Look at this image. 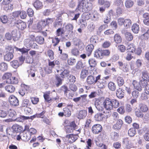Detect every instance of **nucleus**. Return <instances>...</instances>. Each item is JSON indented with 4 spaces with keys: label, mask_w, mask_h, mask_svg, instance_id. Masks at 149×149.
Here are the masks:
<instances>
[{
    "label": "nucleus",
    "mask_w": 149,
    "mask_h": 149,
    "mask_svg": "<svg viewBox=\"0 0 149 149\" xmlns=\"http://www.w3.org/2000/svg\"><path fill=\"white\" fill-rule=\"evenodd\" d=\"M77 8L80 12L85 13L82 16L84 17L86 20L89 19L90 14L88 13V12L92 8L91 3H89L86 0H79Z\"/></svg>",
    "instance_id": "f257e3e1"
},
{
    "label": "nucleus",
    "mask_w": 149,
    "mask_h": 149,
    "mask_svg": "<svg viewBox=\"0 0 149 149\" xmlns=\"http://www.w3.org/2000/svg\"><path fill=\"white\" fill-rule=\"evenodd\" d=\"M53 19L48 18L44 20H42L39 21L38 24L37 28L39 30H41L45 26L51 24L53 22Z\"/></svg>",
    "instance_id": "f03ea898"
},
{
    "label": "nucleus",
    "mask_w": 149,
    "mask_h": 149,
    "mask_svg": "<svg viewBox=\"0 0 149 149\" xmlns=\"http://www.w3.org/2000/svg\"><path fill=\"white\" fill-rule=\"evenodd\" d=\"M24 45L27 48H31L34 49H38V45L34 42L33 40L30 39H25L24 41Z\"/></svg>",
    "instance_id": "7ed1b4c3"
},
{
    "label": "nucleus",
    "mask_w": 149,
    "mask_h": 149,
    "mask_svg": "<svg viewBox=\"0 0 149 149\" xmlns=\"http://www.w3.org/2000/svg\"><path fill=\"white\" fill-rule=\"evenodd\" d=\"M101 77L100 75H98L96 77L95 84L99 88H103L105 87L107 84V81L103 78H101Z\"/></svg>",
    "instance_id": "20e7f679"
},
{
    "label": "nucleus",
    "mask_w": 149,
    "mask_h": 149,
    "mask_svg": "<svg viewBox=\"0 0 149 149\" xmlns=\"http://www.w3.org/2000/svg\"><path fill=\"white\" fill-rule=\"evenodd\" d=\"M103 105L106 110L110 111L112 109L111 100L109 98H107L103 102Z\"/></svg>",
    "instance_id": "39448f33"
},
{
    "label": "nucleus",
    "mask_w": 149,
    "mask_h": 149,
    "mask_svg": "<svg viewBox=\"0 0 149 149\" xmlns=\"http://www.w3.org/2000/svg\"><path fill=\"white\" fill-rule=\"evenodd\" d=\"M9 102L11 105L14 107L18 106L19 104V100L17 98L13 95H11L9 97Z\"/></svg>",
    "instance_id": "423d86ee"
},
{
    "label": "nucleus",
    "mask_w": 149,
    "mask_h": 149,
    "mask_svg": "<svg viewBox=\"0 0 149 149\" xmlns=\"http://www.w3.org/2000/svg\"><path fill=\"white\" fill-rule=\"evenodd\" d=\"M15 25L19 29L21 30H24L26 26V23L20 20L17 21L16 22Z\"/></svg>",
    "instance_id": "0eeeda50"
},
{
    "label": "nucleus",
    "mask_w": 149,
    "mask_h": 149,
    "mask_svg": "<svg viewBox=\"0 0 149 149\" xmlns=\"http://www.w3.org/2000/svg\"><path fill=\"white\" fill-rule=\"evenodd\" d=\"M102 130V126L99 124H96L94 125L92 127V130L95 134H97L100 132Z\"/></svg>",
    "instance_id": "6e6552de"
},
{
    "label": "nucleus",
    "mask_w": 149,
    "mask_h": 149,
    "mask_svg": "<svg viewBox=\"0 0 149 149\" xmlns=\"http://www.w3.org/2000/svg\"><path fill=\"white\" fill-rule=\"evenodd\" d=\"M118 64L119 68L124 72H127L129 71V66L127 64H124L122 62L119 61L118 62Z\"/></svg>",
    "instance_id": "1a4fd4ad"
},
{
    "label": "nucleus",
    "mask_w": 149,
    "mask_h": 149,
    "mask_svg": "<svg viewBox=\"0 0 149 149\" xmlns=\"http://www.w3.org/2000/svg\"><path fill=\"white\" fill-rule=\"evenodd\" d=\"M65 137L68 139V141L70 143H72L74 141L77 139V136L75 134H69L67 135Z\"/></svg>",
    "instance_id": "9d476101"
},
{
    "label": "nucleus",
    "mask_w": 149,
    "mask_h": 149,
    "mask_svg": "<svg viewBox=\"0 0 149 149\" xmlns=\"http://www.w3.org/2000/svg\"><path fill=\"white\" fill-rule=\"evenodd\" d=\"M12 35L13 40L15 41L18 40L20 37L19 32L16 30L12 31Z\"/></svg>",
    "instance_id": "9b49d317"
},
{
    "label": "nucleus",
    "mask_w": 149,
    "mask_h": 149,
    "mask_svg": "<svg viewBox=\"0 0 149 149\" xmlns=\"http://www.w3.org/2000/svg\"><path fill=\"white\" fill-rule=\"evenodd\" d=\"M22 140L27 142L31 138V135L29 134L27 131H24L22 134Z\"/></svg>",
    "instance_id": "f8f14e48"
},
{
    "label": "nucleus",
    "mask_w": 149,
    "mask_h": 149,
    "mask_svg": "<svg viewBox=\"0 0 149 149\" xmlns=\"http://www.w3.org/2000/svg\"><path fill=\"white\" fill-rule=\"evenodd\" d=\"M96 77H94L90 75L88 76L86 79V82L88 84L92 85L96 83Z\"/></svg>",
    "instance_id": "ddd939ff"
},
{
    "label": "nucleus",
    "mask_w": 149,
    "mask_h": 149,
    "mask_svg": "<svg viewBox=\"0 0 149 149\" xmlns=\"http://www.w3.org/2000/svg\"><path fill=\"white\" fill-rule=\"evenodd\" d=\"M94 56L97 58L100 59H102L103 57L102 53V49H99L96 50L94 52Z\"/></svg>",
    "instance_id": "4468645a"
},
{
    "label": "nucleus",
    "mask_w": 149,
    "mask_h": 149,
    "mask_svg": "<svg viewBox=\"0 0 149 149\" xmlns=\"http://www.w3.org/2000/svg\"><path fill=\"white\" fill-rule=\"evenodd\" d=\"M13 53L12 52H8V51H7L6 54L4 56V60L9 61L12 59L13 57Z\"/></svg>",
    "instance_id": "2eb2a0df"
},
{
    "label": "nucleus",
    "mask_w": 149,
    "mask_h": 149,
    "mask_svg": "<svg viewBox=\"0 0 149 149\" xmlns=\"http://www.w3.org/2000/svg\"><path fill=\"white\" fill-rule=\"evenodd\" d=\"M33 5L36 10L41 9L43 7L42 2L39 0H36L34 2Z\"/></svg>",
    "instance_id": "dca6fc26"
},
{
    "label": "nucleus",
    "mask_w": 149,
    "mask_h": 149,
    "mask_svg": "<svg viewBox=\"0 0 149 149\" xmlns=\"http://www.w3.org/2000/svg\"><path fill=\"white\" fill-rule=\"evenodd\" d=\"M94 48V46L93 44L88 45L86 47V53L88 56H89L91 54Z\"/></svg>",
    "instance_id": "f3484780"
},
{
    "label": "nucleus",
    "mask_w": 149,
    "mask_h": 149,
    "mask_svg": "<svg viewBox=\"0 0 149 149\" xmlns=\"http://www.w3.org/2000/svg\"><path fill=\"white\" fill-rule=\"evenodd\" d=\"M143 23L147 26L149 25V14L147 13H144L143 15Z\"/></svg>",
    "instance_id": "a211bd4d"
},
{
    "label": "nucleus",
    "mask_w": 149,
    "mask_h": 149,
    "mask_svg": "<svg viewBox=\"0 0 149 149\" xmlns=\"http://www.w3.org/2000/svg\"><path fill=\"white\" fill-rule=\"evenodd\" d=\"M79 25L80 28L84 29L85 28L87 25V22L86 20L84 19H79L78 21Z\"/></svg>",
    "instance_id": "6ab92c4d"
},
{
    "label": "nucleus",
    "mask_w": 149,
    "mask_h": 149,
    "mask_svg": "<svg viewBox=\"0 0 149 149\" xmlns=\"http://www.w3.org/2000/svg\"><path fill=\"white\" fill-rule=\"evenodd\" d=\"M132 84L134 88L136 89L139 91H142V89L140 85V82L139 83L136 80H134L133 81Z\"/></svg>",
    "instance_id": "aec40b11"
},
{
    "label": "nucleus",
    "mask_w": 149,
    "mask_h": 149,
    "mask_svg": "<svg viewBox=\"0 0 149 149\" xmlns=\"http://www.w3.org/2000/svg\"><path fill=\"white\" fill-rule=\"evenodd\" d=\"M123 122L122 120L120 119H118L116 124L114 125L113 126V128L116 130L120 129L122 125Z\"/></svg>",
    "instance_id": "412c9836"
},
{
    "label": "nucleus",
    "mask_w": 149,
    "mask_h": 149,
    "mask_svg": "<svg viewBox=\"0 0 149 149\" xmlns=\"http://www.w3.org/2000/svg\"><path fill=\"white\" fill-rule=\"evenodd\" d=\"M12 74L10 72H6L5 73L2 77L3 80H6L7 83L8 84V80L10 79Z\"/></svg>",
    "instance_id": "4be33fe9"
},
{
    "label": "nucleus",
    "mask_w": 149,
    "mask_h": 149,
    "mask_svg": "<svg viewBox=\"0 0 149 149\" xmlns=\"http://www.w3.org/2000/svg\"><path fill=\"white\" fill-rule=\"evenodd\" d=\"M139 107L140 111L143 112H146L148 109L147 106L145 104L140 103L139 104Z\"/></svg>",
    "instance_id": "5701e85b"
},
{
    "label": "nucleus",
    "mask_w": 149,
    "mask_h": 149,
    "mask_svg": "<svg viewBox=\"0 0 149 149\" xmlns=\"http://www.w3.org/2000/svg\"><path fill=\"white\" fill-rule=\"evenodd\" d=\"M87 111L85 110H81L79 112L78 115V118L80 119L84 118L87 115Z\"/></svg>",
    "instance_id": "b1692460"
},
{
    "label": "nucleus",
    "mask_w": 149,
    "mask_h": 149,
    "mask_svg": "<svg viewBox=\"0 0 149 149\" xmlns=\"http://www.w3.org/2000/svg\"><path fill=\"white\" fill-rule=\"evenodd\" d=\"M73 44L76 46H79L81 45L83 43L82 41L79 38H74L73 39Z\"/></svg>",
    "instance_id": "393cba45"
},
{
    "label": "nucleus",
    "mask_w": 149,
    "mask_h": 149,
    "mask_svg": "<svg viewBox=\"0 0 149 149\" xmlns=\"http://www.w3.org/2000/svg\"><path fill=\"white\" fill-rule=\"evenodd\" d=\"M109 89L111 91H114L116 89V86L115 84L113 82L110 81L108 84Z\"/></svg>",
    "instance_id": "a878e982"
},
{
    "label": "nucleus",
    "mask_w": 149,
    "mask_h": 149,
    "mask_svg": "<svg viewBox=\"0 0 149 149\" xmlns=\"http://www.w3.org/2000/svg\"><path fill=\"white\" fill-rule=\"evenodd\" d=\"M132 30L134 33H138L139 31V25L136 23L134 24L132 26Z\"/></svg>",
    "instance_id": "bb28decb"
},
{
    "label": "nucleus",
    "mask_w": 149,
    "mask_h": 149,
    "mask_svg": "<svg viewBox=\"0 0 149 149\" xmlns=\"http://www.w3.org/2000/svg\"><path fill=\"white\" fill-rule=\"evenodd\" d=\"M5 89L8 92L12 93L15 91V87L11 85H8L6 86L5 87Z\"/></svg>",
    "instance_id": "cd10ccee"
},
{
    "label": "nucleus",
    "mask_w": 149,
    "mask_h": 149,
    "mask_svg": "<svg viewBox=\"0 0 149 149\" xmlns=\"http://www.w3.org/2000/svg\"><path fill=\"white\" fill-rule=\"evenodd\" d=\"M35 41L39 44L42 45L44 43V39L41 36H38L35 38Z\"/></svg>",
    "instance_id": "c85d7f7f"
},
{
    "label": "nucleus",
    "mask_w": 149,
    "mask_h": 149,
    "mask_svg": "<svg viewBox=\"0 0 149 149\" xmlns=\"http://www.w3.org/2000/svg\"><path fill=\"white\" fill-rule=\"evenodd\" d=\"M8 64L2 62L0 63V70L1 71L4 72L8 69Z\"/></svg>",
    "instance_id": "c756f323"
},
{
    "label": "nucleus",
    "mask_w": 149,
    "mask_h": 149,
    "mask_svg": "<svg viewBox=\"0 0 149 149\" xmlns=\"http://www.w3.org/2000/svg\"><path fill=\"white\" fill-rule=\"evenodd\" d=\"M88 63L90 66L91 67L94 68L97 65V61L94 58H91L88 60Z\"/></svg>",
    "instance_id": "7c9ffc66"
},
{
    "label": "nucleus",
    "mask_w": 149,
    "mask_h": 149,
    "mask_svg": "<svg viewBox=\"0 0 149 149\" xmlns=\"http://www.w3.org/2000/svg\"><path fill=\"white\" fill-rule=\"evenodd\" d=\"M94 118L96 121H101L103 118V114L102 113H97L95 115Z\"/></svg>",
    "instance_id": "2f4dec72"
},
{
    "label": "nucleus",
    "mask_w": 149,
    "mask_h": 149,
    "mask_svg": "<svg viewBox=\"0 0 149 149\" xmlns=\"http://www.w3.org/2000/svg\"><path fill=\"white\" fill-rule=\"evenodd\" d=\"M114 40L115 42L117 44L119 43L122 41L121 37L118 34H116L114 35Z\"/></svg>",
    "instance_id": "473e14b6"
},
{
    "label": "nucleus",
    "mask_w": 149,
    "mask_h": 149,
    "mask_svg": "<svg viewBox=\"0 0 149 149\" xmlns=\"http://www.w3.org/2000/svg\"><path fill=\"white\" fill-rule=\"evenodd\" d=\"M116 95L120 99L123 98L124 96V94L123 93L121 89L120 88L118 89L116 92Z\"/></svg>",
    "instance_id": "72a5a7b5"
},
{
    "label": "nucleus",
    "mask_w": 149,
    "mask_h": 149,
    "mask_svg": "<svg viewBox=\"0 0 149 149\" xmlns=\"http://www.w3.org/2000/svg\"><path fill=\"white\" fill-rule=\"evenodd\" d=\"M132 24V21L130 19H125L124 25L126 28H129Z\"/></svg>",
    "instance_id": "f704fd0d"
},
{
    "label": "nucleus",
    "mask_w": 149,
    "mask_h": 149,
    "mask_svg": "<svg viewBox=\"0 0 149 149\" xmlns=\"http://www.w3.org/2000/svg\"><path fill=\"white\" fill-rule=\"evenodd\" d=\"M127 49H129V52H131L132 53H133L135 52L136 50L135 45L133 43L130 44L128 45L127 47Z\"/></svg>",
    "instance_id": "c9c22d12"
},
{
    "label": "nucleus",
    "mask_w": 149,
    "mask_h": 149,
    "mask_svg": "<svg viewBox=\"0 0 149 149\" xmlns=\"http://www.w3.org/2000/svg\"><path fill=\"white\" fill-rule=\"evenodd\" d=\"M111 102L112 108H117L119 107L120 103L116 99H112L111 100Z\"/></svg>",
    "instance_id": "e433bc0d"
},
{
    "label": "nucleus",
    "mask_w": 149,
    "mask_h": 149,
    "mask_svg": "<svg viewBox=\"0 0 149 149\" xmlns=\"http://www.w3.org/2000/svg\"><path fill=\"white\" fill-rule=\"evenodd\" d=\"M128 135L130 137H132L134 136L136 134V131L135 128H132L128 130Z\"/></svg>",
    "instance_id": "4c0bfd02"
},
{
    "label": "nucleus",
    "mask_w": 149,
    "mask_h": 149,
    "mask_svg": "<svg viewBox=\"0 0 149 149\" xmlns=\"http://www.w3.org/2000/svg\"><path fill=\"white\" fill-rule=\"evenodd\" d=\"M142 79L149 81V73L147 71L143 72H142Z\"/></svg>",
    "instance_id": "58836bf2"
},
{
    "label": "nucleus",
    "mask_w": 149,
    "mask_h": 149,
    "mask_svg": "<svg viewBox=\"0 0 149 149\" xmlns=\"http://www.w3.org/2000/svg\"><path fill=\"white\" fill-rule=\"evenodd\" d=\"M74 28L72 24L68 23V24L65 26L66 29L69 32V33H73V30Z\"/></svg>",
    "instance_id": "ea45409f"
},
{
    "label": "nucleus",
    "mask_w": 149,
    "mask_h": 149,
    "mask_svg": "<svg viewBox=\"0 0 149 149\" xmlns=\"http://www.w3.org/2000/svg\"><path fill=\"white\" fill-rule=\"evenodd\" d=\"M18 79L15 77H12L10 80H8V84H16L18 83Z\"/></svg>",
    "instance_id": "a19ab883"
},
{
    "label": "nucleus",
    "mask_w": 149,
    "mask_h": 149,
    "mask_svg": "<svg viewBox=\"0 0 149 149\" xmlns=\"http://www.w3.org/2000/svg\"><path fill=\"white\" fill-rule=\"evenodd\" d=\"M95 105L97 109L100 111H103L104 108L102 105L98 103L96 101L95 103Z\"/></svg>",
    "instance_id": "79ce46f5"
},
{
    "label": "nucleus",
    "mask_w": 149,
    "mask_h": 149,
    "mask_svg": "<svg viewBox=\"0 0 149 149\" xmlns=\"http://www.w3.org/2000/svg\"><path fill=\"white\" fill-rule=\"evenodd\" d=\"M117 83L119 86H123L124 83V81L123 79L120 77H118L117 78Z\"/></svg>",
    "instance_id": "37998d69"
},
{
    "label": "nucleus",
    "mask_w": 149,
    "mask_h": 149,
    "mask_svg": "<svg viewBox=\"0 0 149 149\" xmlns=\"http://www.w3.org/2000/svg\"><path fill=\"white\" fill-rule=\"evenodd\" d=\"M68 79L72 84H74L76 81V77L75 76L71 75H69L68 77Z\"/></svg>",
    "instance_id": "c03bdc74"
},
{
    "label": "nucleus",
    "mask_w": 149,
    "mask_h": 149,
    "mask_svg": "<svg viewBox=\"0 0 149 149\" xmlns=\"http://www.w3.org/2000/svg\"><path fill=\"white\" fill-rule=\"evenodd\" d=\"M111 139L114 141H116L118 140L119 135L116 132H112L111 133Z\"/></svg>",
    "instance_id": "a18cd8bd"
},
{
    "label": "nucleus",
    "mask_w": 149,
    "mask_h": 149,
    "mask_svg": "<svg viewBox=\"0 0 149 149\" xmlns=\"http://www.w3.org/2000/svg\"><path fill=\"white\" fill-rule=\"evenodd\" d=\"M88 71L85 69L81 70L80 74V77L81 79H84L88 74Z\"/></svg>",
    "instance_id": "49530a36"
},
{
    "label": "nucleus",
    "mask_w": 149,
    "mask_h": 149,
    "mask_svg": "<svg viewBox=\"0 0 149 149\" xmlns=\"http://www.w3.org/2000/svg\"><path fill=\"white\" fill-rule=\"evenodd\" d=\"M60 72L59 73H60V75H61V77L62 79L64 78L66 75L69 74L70 73V71L67 70H65L63 71L61 70Z\"/></svg>",
    "instance_id": "de8ad7c7"
},
{
    "label": "nucleus",
    "mask_w": 149,
    "mask_h": 149,
    "mask_svg": "<svg viewBox=\"0 0 149 149\" xmlns=\"http://www.w3.org/2000/svg\"><path fill=\"white\" fill-rule=\"evenodd\" d=\"M126 39L128 41H131L133 38V36L132 34L130 32H126L125 34Z\"/></svg>",
    "instance_id": "09e8293b"
},
{
    "label": "nucleus",
    "mask_w": 149,
    "mask_h": 149,
    "mask_svg": "<svg viewBox=\"0 0 149 149\" xmlns=\"http://www.w3.org/2000/svg\"><path fill=\"white\" fill-rule=\"evenodd\" d=\"M123 143L126 148H127L130 145V140L128 138H126L123 139Z\"/></svg>",
    "instance_id": "8fccbe9b"
},
{
    "label": "nucleus",
    "mask_w": 149,
    "mask_h": 149,
    "mask_svg": "<svg viewBox=\"0 0 149 149\" xmlns=\"http://www.w3.org/2000/svg\"><path fill=\"white\" fill-rule=\"evenodd\" d=\"M64 115L66 117L70 116L71 114V112L70 109L67 107L63 109Z\"/></svg>",
    "instance_id": "3c124183"
},
{
    "label": "nucleus",
    "mask_w": 149,
    "mask_h": 149,
    "mask_svg": "<svg viewBox=\"0 0 149 149\" xmlns=\"http://www.w3.org/2000/svg\"><path fill=\"white\" fill-rule=\"evenodd\" d=\"M10 64L11 65L15 68H17L19 65V63L17 60H13L10 62Z\"/></svg>",
    "instance_id": "603ef678"
},
{
    "label": "nucleus",
    "mask_w": 149,
    "mask_h": 149,
    "mask_svg": "<svg viewBox=\"0 0 149 149\" xmlns=\"http://www.w3.org/2000/svg\"><path fill=\"white\" fill-rule=\"evenodd\" d=\"M134 4L133 2L130 0H126L125 2V6L127 8L132 7Z\"/></svg>",
    "instance_id": "864d4df0"
},
{
    "label": "nucleus",
    "mask_w": 149,
    "mask_h": 149,
    "mask_svg": "<svg viewBox=\"0 0 149 149\" xmlns=\"http://www.w3.org/2000/svg\"><path fill=\"white\" fill-rule=\"evenodd\" d=\"M148 81L143 79L140 81L139 82L141 88H145V87L148 84Z\"/></svg>",
    "instance_id": "5fc2aeb1"
},
{
    "label": "nucleus",
    "mask_w": 149,
    "mask_h": 149,
    "mask_svg": "<svg viewBox=\"0 0 149 149\" xmlns=\"http://www.w3.org/2000/svg\"><path fill=\"white\" fill-rule=\"evenodd\" d=\"M47 54L51 60H53L54 59V53L52 50L51 49L48 50L47 51Z\"/></svg>",
    "instance_id": "6e6d98bb"
},
{
    "label": "nucleus",
    "mask_w": 149,
    "mask_h": 149,
    "mask_svg": "<svg viewBox=\"0 0 149 149\" xmlns=\"http://www.w3.org/2000/svg\"><path fill=\"white\" fill-rule=\"evenodd\" d=\"M56 85L57 87L61 85L62 84V79H61L60 77L57 75L56 76Z\"/></svg>",
    "instance_id": "4d7b16f0"
},
{
    "label": "nucleus",
    "mask_w": 149,
    "mask_h": 149,
    "mask_svg": "<svg viewBox=\"0 0 149 149\" xmlns=\"http://www.w3.org/2000/svg\"><path fill=\"white\" fill-rule=\"evenodd\" d=\"M9 116L10 117H14L16 115V112L13 110L10 109L8 111Z\"/></svg>",
    "instance_id": "13d9d810"
},
{
    "label": "nucleus",
    "mask_w": 149,
    "mask_h": 149,
    "mask_svg": "<svg viewBox=\"0 0 149 149\" xmlns=\"http://www.w3.org/2000/svg\"><path fill=\"white\" fill-rule=\"evenodd\" d=\"M8 112L5 110H0V117L5 118L7 115Z\"/></svg>",
    "instance_id": "bf43d9fd"
},
{
    "label": "nucleus",
    "mask_w": 149,
    "mask_h": 149,
    "mask_svg": "<svg viewBox=\"0 0 149 149\" xmlns=\"http://www.w3.org/2000/svg\"><path fill=\"white\" fill-rule=\"evenodd\" d=\"M64 31L63 29L59 28L56 31V34L58 36H61L64 33Z\"/></svg>",
    "instance_id": "052dcab7"
},
{
    "label": "nucleus",
    "mask_w": 149,
    "mask_h": 149,
    "mask_svg": "<svg viewBox=\"0 0 149 149\" xmlns=\"http://www.w3.org/2000/svg\"><path fill=\"white\" fill-rule=\"evenodd\" d=\"M108 110L106 111H104L102 112L103 113V118H107L109 117L111 115V112L107 111Z\"/></svg>",
    "instance_id": "680f3d73"
},
{
    "label": "nucleus",
    "mask_w": 149,
    "mask_h": 149,
    "mask_svg": "<svg viewBox=\"0 0 149 149\" xmlns=\"http://www.w3.org/2000/svg\"><path fill=\"white\" fill-rule=\"evenodd\" d=\"M19 126L17 124H15L13 125L12 127V129L13 130L16 132H20V130L19 129Z\"/></svg>",
    "instance_id": "e2e57ef3"
},
{
    "label": "nucleus",
    "mask_w": 149,
    "mask_h": 149,
    "mask_svg": "<svg viewBox=\"0 0 149 149\" xmlns=\"http://www.w3.org/2000/svg\"><path fill=\"white\" fill-rule=\"evenodd\" d=\"M0 19L1 21L3 23L5 24L8 21V18L7 16L5 15L2 16L0 17Z\"/></svg>",
    "instance_id": "0e129e2a"
},
{
    "label": "nucleus",
    "mask_w": 149,
    "mask_h": 149,
    "mask_svg": "<svg viewBox=\"0 0 149 149\" xmlns=\"http://www.w3.org/2000/svg\"><path fill=\"white\" fill-rule=\"evenodd\" d=\"M115 4L117 6L121 7L123 5V2L122 0H114Z\"/></svg>",
    "instance_id": "69168bd1"
},
{
    "label": "nucleus",
    "mask_w": 149,
    "mask_h": 149,
    "mask_svg": "<svg viewBox=\"0 0 149 149\" xmlns=\"http://www.w3.org/2000/svg\"><path fill=\"white\" fill-rule=\"evenodd\" d=\"M72 54L75 56H77L79 54V52L77 48H74L72 49L71 52Z\"/></svg>",
    "instance_id": "338daca9"
},
{
    "label": "nucleus",
    "mask_w": 149,
    "mask_h": 149,
    "mask_svg": "<svg viewBox=\"0 0 149 149\" xmlns=\"http://www.w3.org/2000/svg\"><path fill=\"white\" fill-rule=\"evenodd\" d=\"M92 141L91 139H88L86 141V143L87 145L86 146L85 149H91L90 147L92 145Z\"/></svg>",
    "instance_id": "774afa93"
}]
</instances>
